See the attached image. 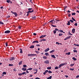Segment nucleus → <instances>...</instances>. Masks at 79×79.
I'll return each mask as SVG.
<instances>
[{
	"label": "nucleus",
	"instance_id": "1",
	"mask_svg": "<svg viewBox=\"0 0 79 79\" xmlns=\"http://www.w3.org/2000/svg\"><path fill=\"white\" fill-rule=\"evenodd\" d=\"M37 55L35 54H27V56L28 57H32L34 56H36Z\"/></svg>",
	"mask_w": 79,
	"mask_h": 79
},
{
	"label": "nucleus",
	"instance_id": "2",
	"mask_svg": "<svg viewBox=\"0 0 79 79\" xmlns=\"http://www.w3.org/2000/svg\"><path fill=\"white\" fill-rule=\"evenodd\" d=\"M15 57H12L10 58V59L9 60L10 61H13V60H15Z\"/></svg>",
	"mask_w": 79,
	"mask_h": 79
},
{
	"label": "nucleus",
	"instance_id": "3",
	"mask_svg": "<svg viewBox=\"0 0 79 79\" xmlns=\"http://www.w3.org/2000/svg\"><path fill=\"white\" fill-rule=\"evenodd\" d=\"M10 32V30H7L5 31V33L8 34Z\"/></svg>",
	"mask_w": 79,
	"mask_h": 79
},
{
	"label": "nucleus",
	"instance_id": "4",
	"mask_svg": "<svg viewBox=\"0 0 79 79\" xmlns=\"http://www.w3.org/2000/svg\"><path fill=\"white\" fill-rule=\"evenodd\" d=\"M33 11H34V10H33L31 11L29 10V11H28L27 12V13L30 14V13L33 12Z\"/></svg>",
	"mask_w": 79,
	"mask_h": 79
},
{
	"label": "nucleus",
	"instance_id": "5",
	"mask_svg": "<svg viewBox=\"0 0 79 79\" xmlns=\"http://www.w3.org/2000/svg\"><path fill=\"white\" fill-rule=\"evenodd\" d=\"M46 36V35H41V36H40V39L43 38L44 37H45Z\"/></svg>",
	"mask_w": 79,
	"mask_h": 79
},
{
	"label": "nucleus",
	"instance_id": "6",
	"mask_svg": "<svg viewBox=\"0 0 79 79\" xmlns=\"http://www.w3.org/2000/svg\"><path fill=\"white\" fill-rule=\"evenodd\" d=\"M48 72V70H45V72L43 73V74H44V75H45L46 74V73H47Z\"/></svg>",
	"mask_w": 79,
	"mask_h": 79
},
{
	"label": "nucleus",
	"instance_id": "7",
	"mask_svg": "<svg viewBox=\"0 0 79 79\" xmlns=\"http://www.w3.org/2000/svg\"><path fill=\"white\" fill-rule=\"evenodd\" d=\"M50 50V49L48 48L46 49H45L44 51V52H48V51Z\"/></svg>",
	"mask_w": 79,
	"mask_h": 79
},
{
	"label": "nucleus",
	"instance_id": "8",
	"mask_svg": "<svg viewBox=\"0 0 79 79\" xmlns=\"http://www.w3.org/2000/svg\"><path fill=\"white\" fill-rule=\"evenodd\" d=\"M39 43V41H38L35 40V41H33V42L32 43V44H35V43Z\"/></svg>",
	"mask_w": 79,
	"mask_h": 79
},
{
	"label": "nucleus",
	"instance_id": "9",
	"mask_svg": "<svg viewBox=\"0 0 79 79\" xmlns=\"http://www.w3.org/2000/svg\"><path fill=\"white\" fill-rule=\"evenodd\" d=\"M44 63L47 64H48L49 63V61H48V60H46L45 61H44Z\"/></svg>",
	"mask_w": 79,
	"mask_h": 79
},
{
	"label": "nucleus",
	"instance_id": "10",
	"mask_svg": "<svg viewBox=\"0 0 79 79\" xmlns=\"http://www.w3.org/2000/svg\"><path fill=\"white\" fill-rule=\"evenodd\" d=\"M75 28H73V29H72V33H74V32H75Z\"/></svg>",
	"mask_w": 79,
	"mask_h": 79
},
{
	"label": "nucleus",
	"instance_id": "11",
	"mask_svg": "<svg viewBox=\"0 0 79 79\" xmlns=\"http://www.w3.org/2000/svg\"><path fill=\"white\" fill-rule=\"evenodd\" d=\"M27 69L26 68H25L24 67L22 68V70L24 71H26Z\"/></svg>",
	"mask_w": 79,
	"mask_h": 79
},
{
	"label": "nucleus",
	"instance_id": "12",
	"mask_svg": "<svg viewBox=\"0 0 79 79\" xmlns=\"http://www.w3.org/2000/svg\"><path fill=\"white\" fill-rule=\"evenodd\" d=\"M51 57H52L53 58H54V59L56 58V57H55V56L54 55H51Z\"/></svg>",
	"mask_w": 79,
	"mask_h": 79
},
{
	"label": "nucleus",
	"instance_id": "13",
	"mask_svg": "<svg viewBox=\"0 0 79 79\" xmlns=\"http://www.w3.org/2000/svg\"><path fill=\"white\" fill-rule=\"evenodd\" d=\"M28 11L33 10V9L32 8H29L28 9Z\"/></svg>",
	"mask_w": 79,
	"mask_h": 79
},
{
	"label": "nucleus",
	"instance_id": "14",
	"mask_svg": "<svg viewBox=\"0 0 79 79\" xmlns=\"http://www.w3.org/2000/svg\"><path fill=\"white\" fill-rule=\"evenodd\" d=\"M22 61H21L20 62H19V63L18 64L19 65H20L22 64Z\"/></svg>",
	"mask_w": 79,
	"mask_h": 79
},
{
	"label": "nucleus",
	"instance_id": "15",
	"mask_svg": "<svg viewBox=\"0 0 79 79\" xmlns=\"http://www.w3.org/2000/svg\"><path fill=\"white\" fill-rule=\"evenodd\" d=\"M55 52V50H52L50 52V53H53V52Z\"/></svg>",
	"mask_w": 79,
	"mask_h": 79
},
{
	"label": "nucleus",
	"instance_id": "16",
	"mask_svg": "<svg viewBox=\"0 0 79 79\" xmlns=\"http://www.w3.org/2000/svg\"><path fill=\"white\" fill-rule=\"evenodd\" d=\"M31 19L33 20H35L36 19V16L31 17Z\"/></svg>",
	"mask_w": 79,
	"mask_h": 79
},
{
	"label": "nucleus",
	"instance_id": "17",
	"mask_svg": "<svg viewBox=\"0 0 79 79\" xmlns=\"http://www.w3.org/2000/svg\"><path fill=\"white\" fill-rule=\"evenodd\" d=\"M34 48V45H31V46L29 47V48Z\"/></svg>",
	"mask_w": 79,
	"mask_h": 79
},
{
	"label": "nucleus",
	"instance_id": "18",
	"mask_svg": "<svg viewBox=\"0 0 79 79\" xmlns=\"http://www.w3.org/2000/svg\"><path fill=\"white\" fill-rule=\"evenodd\" d=\"M19 50H20V53L21 54L23 53V51H22V49L20 48L19 49Z\"/></svg>",
	"mask_w": 79,
	"mask_h": 79
},
{
	"label": "nucleus",
	"instance_id": "19",
	"mask_svg": "<svg viewBox=\"0 0 79 79\" xmlns=\"http://www.w3.org/2000/svg\"><path fill=\"white\" fill-rule=\"evenodd\" d=\"M6 2L8 3H9L10 2H11V1L9 0H7L6 1Z\"/></svg>",
	"mask_w": 79,
	"mask_h": 79
},
{
	"label": "nucleus",
	"instance_id": "20",
	"mask_svg": "<svg viewBox=\"0 0 79 79\" xmlns=\"http://www.w3.org/2000/svg\"><path fill=\"white\" fill-rule=\"evenodd\" d=\"M62 64L63 65H66L67 64V63L65 62V63H62V64Z\"/></svg>",
	"mask_w": 79,
	"mask_h": 79
},
{
	"label": "nucleus",
	"instance_id": "21",
	"mask_svg": "<svg viewBox=\"0 0 79 79\" xmlns=\"http://www.w3.org/2000/svg\"><path fill=\"white\" fill-rule=\"evenodd\" d=\"M64 65H62V64H60L59 65V68H60L62 66H64Z\"/></svg>",
	"mask_w": 79,
	"mask_h": 79
},
{
	"label": "nucleus",
	"instance_id": "22",
	"mask_svg": "<svg viewBox=\"0 0 79 79\" xmlns=\"http://www.w3.org/2000/svg\"><path fill=\"white\" fill-rule=\"evenodd\" d=\"M72 59L73 60V61H76L77 60V59L75 58V57H72Z\"/></svg>",
	"mask_w": 79,
	"mask_h": 79
},
{
	"label": "nucleus",
	"instance_id": "23",
	"mask_svg": "<svg viewBox=\"0 0 79 79\" xmlns=\"http://www.w3.org/2000/svg\"><path fill=\"white\" fill-rule=\"evenodd\" d=\"M52 76H50V77H48V78L46 79H52Z\"/></svg>",
	"mask_w": 79,
	"mask_h": 79
},
{
	"label": "nucleus",
	"instance_id": "24",
	"mask_svg": "<svg viewBox=\"0 0 79 79\" xmlns=\"http://www.w3.org/2000/svg\"><path fill=\"white\" fill-rule=\"evenodd\" d=\"M67 25H70V23L69 21H68V23L67 24Z\"/></svg>",
	"mask_w": 79,
	"mask_h": 79
},
{
	"label": "nucleus",
	"instance_id": "25",
	"mask_svg": "<svg viewBox=\"0 0 79 79\" xmlns=\"http://www.w3.org/2000/svg\"><path fill=\"white\" fill-rule=\"evenodd\" d=\"M70 52H69L68 53H65V55H70Z\"/></svg>",
	"mask_w": 79,
	"mask_h": 79
},
{
	"label": "nucleus",
	"instance_id": "26",
	"mask_svg": "<svg viewBox=\"0 0 79 79\" xmlns=\"http://www.w3.org/2000/svg\"><path fill=\"white\" fill-rule=\"evenodd\" d=\"M60 33V34H59V36H62V35H63V34H62L61 33Z\"/></svg>",
	"mask_w": 79,
	"mask_h": 79
},
{
	"label": "nucleus",
	"instance_id": "27",
	"mask_svg": "<svg viewBox=\"0 0 79 79\" xmlns=\"http://www.w3.org/2000/svg\"><path fill=\"white\" fill-rule=\"evenodd\" d=\"M45 55H46V56H49V54H48V53L46 52L45 53Z\"/></svg>",
	"mask_w": 79,
	"mask_h": 79
},
{
	"label": "nucleus",
	"instance_id": "28",
	"mask_svg": "<svg viewBox=\"0 0 79 79\" xmlns=\"http://www.w3.org/2000/svg\"><path fill=\"white\" fill-rule=\"evenodd\" d=\"M48 74L52 73V71L50 70V71H48Z\"/></svg>",
	"mask_w": 79,
	"mask_h": 79
},
{
	"label": "nucleus",
	"instance_id": "29",
	"mask_svg": "<svg viewBox=\"0 0 79 79\" xmlns=\"http://www.w3.org/2000/svg\"><path fill=\"white\" fill-rule=\"evenodd\" d=\"M58 32H59L62 33V32H63V30H59V31H58Z\"/></svg>",
	"mask_w": 79,
	"mask_h": 79
},
{
	"label": "nucleus",
	"instance_id": "30",
	"mask_svg": "<svg viewBox=\"0 0 79 79\" xmlns=\"http://www.w3.org/2000/svg\"><path fill=\"white\" fill-rule=\"evenodd\" d=\"M47 69L50 70V69H51V67H47Z\"/></svg>",
	"mask_w": 79,
	"mask_h": 79
},
{
	"label": "nucleus",
	"instance_id": "31",
	"mask_svg": "<svg viewBox=\"0 0 79 79\" xmlns=\"http://www.w3.org/2000/svg\"><path fill=\"white\" fill-rule=\"evenodd\" d=\"M59 68H60L59 67H58L56 66V67H55V69H59Z\"/></svg>",
	"mask_w": 79,
	"mask_h": 79
},
{
	"label": "nucleus",
	"instance_id": "32",
	"mask_svg": "<svg viewBox=\"0 0 79 79\" xmlns=\"http://www.w3.org/2000/svg\"><path fill=\"white\" fill-rule=\"evenodd\" d=\"M55 20L56 21V23H57V22H59V21H60V20H57V19H55Z\"/></svg>",
	"mask_w": 79,
	"mask_h": 79
},
{
	"label": "nucleus",
	"instance_id": "33",
	"mask_svg": "<svg viewBox=\"0 0 79 79\" xmlns=\"http://www.w3.org/2000/svg\"><path fill=\"white\" fill-rule=\"evenodd\" d=\"M35 52L37 54L40 53V52L39 51H35Z\"/></svg>",
	"mask_w": 79,
	"mask_h": 79
},
{
	"label": "nucleus",
	"instance_id": "34",
	"mask_svg": "<svg viewBox=\"0 0 79 79\" xmlns=\"http://www.w3.org/2000/svg\"><path fill=\"white\" fill-rule=\"evenodd\" d=\"M13 14H14L15 15V17H17L18 15L17 13Z\"/></svg>",
	"mask_w": 79,
	"mask_h": 79
},
{
	"label": "nucleus",
	"instance_id": "35",
	"mask_svg": "<svg viewBox=\"0 0 79 79\" xmlns=\"http://www.w3.org/2000/svg\"><path fill=\"white\" fill-rule=\"evenodd\" d=\"M0 24L4 25V23L0 21Z\"/></svg>",
	"mask_w": 79,
	"mask_h": 79
},
{
	"label": "nucleus",
	"instance_id": "36",
	"mask_svg": "<svg viewBox=\"0 0 79 79\" xmlns=\"http://www.w3.org/2000/svg\"><path fill=\"white\" fill-rule=\"evenodd\" d=\"M72 20H73V21H76V20L75 19H74L73 17H72Z\"/></svg>",
	"mask_w": 79,
	"mask_h": 79
},
{
	"label": "nucleus",
	"instance_id": "37",
	"mask_svg": "<svg viewBox=\"0 0 79 79\" xmlns=\"http://www.w3.org/2000/svg\"><path fill=\"white\" fill-rule=\"evenodd\" d=\"M74 25L76 26H78V24H77V23H74Z\"/></svg>",
	"mask_w": 79,
	"mask_h": 79
},
{
	"label": "nucleus",
	"instance_id": "38",
	"mask_svg": "<svg viewBox=\"0 0 79 79\" xmlns=\"http://www.w3.org/2000/svg\"><path fill=\"white\" fill-rule=\"evenodd\" d=\"M8 65L9 66H13V64H9V65Z\"/></svg>",
	"mask_w": 79,
	"mask_h": 79
},
{
	"label": "nucleus",
	"instance_id": "39",
	"mask_svg": "<svg viewBox=\"0 0 79 79\" xmlns=\"http://www.w3.org/2000/svg\"><path fill=\"white\" fill-rule=\"evenodd\" d=\"M11 13H12L13 14H14L16 13L15 12H14L13 11H11Z\"/></svg>",
	"mask_w": 79,
	"mask_h": 79
},
{
	"label": "nucleus",
	"instance_id": "40",
	"mask_svg": "<svg viewBox=\"0 0 79 79\" xmlns=\"http://www.w3.org/2000/svg\"><path fill=\"white\" fill-rule=\"evenodd\" d=\"M51 25H52V26L53 27H56V26L54 25H52V24H51Z\"/></svg>",
	"mask_w": 79,
	"mask_h": 79
},
{
	"label": "nucleus",
	"instance_id": "41",
	"mask_svg": "<svg viewBox=\"0 0 79 79\" xmlns=\"http://www.w3.org/2000/svg\"><path fill=\"white\" fill-rule=\"evenodd\" d=\"M73 45H74L75 46L79 47V45L78 44H73Z\"/></svg>",
	"mask_w": 79,
	"mask_h": 79
},
{
	"label": "nucleus",
	"instance_id": "42",
	"mask_svg": "<svg viewBox=\"0 0 79 79\" xmlns=\"http://www.w3.org/2000/svg\"><path fill=\"white\" fill-rule=\"evenodd\" d=\"M43 59H46L47 58V57L45 56H44L43 57Z\"/></svg>",
	"mask_w": 79,
	"mask_h": 79
},
{
	"label": "nucleus",
	"instance_id": "43",
	"mask_svg": "<svg viewBox=\"0 0 79 79\" xmlns=\"http://www.w3.org/2000/svg\"><path fill=\"white\" fill-rule=\"evenodd\" d=\"M56 30L53 31L54 34H56Z\"/></svg>",
	"mask_w": 79,
	"mask_h": 79
},
{
	"label": "nucleus",
	"instance_id": "44",
	"mask_svg": "<svg viewBox=\"0 0 79 79\" xmlns=\"http://www.w3.org/2000/svg\"><path fill=\"white\" fill-rule=\"evenodd\" d=\"M33 69L32 68H29L28 69H27V70H32Z\"/></svg>",
	"mask_w": 79,
	"mask_h": 79
},
{
	"label": "nucleus",
	"instance_id": "45",
	"mask_svg": "<svg viewBox=\"0 0 79 79\" xmlns=\"http://www.w3.org/2000/svg\"><path fill=\"white\" fill-rule=\"evenodd\" d=\"M73 52H77V50H73Z\"/></svg>",
	"mask_w": 79,
	"mask_h": 79
},
{
	"label": "nucleus",
	"instance_id": "46",
	"mask_svg": "<svg viewBox=\"0 0 79 79\" xmlns=\"http://www.w3.org/2000/svg\"><path fill=\"white\" fill-rule=\"evenodd\" d=\"M74 64H70V67H73V66H74Z\"/></svg>",
	"mask_w": 79,
	"mask_h": 79
},
{
	"label": "nucleus",
	"instance_id": "47",
	"mask_svg": "<svg viewBox=\"0 0 79 79\" xmlns=\"http://www.w3.org/2000/svg\"><path fill=\"white\" fill-rule=\"evenodd\" d=\"M69 39H70L69 38H66L64 39V40H67Z\"/></svg>",
	"mask_w": 79,
	"mask_h": 79
},
{
	"label": "nucleus",
	"instance_id": "48",
	"mask_svg": "<svg viewBox=\"0 0 79 79\" xmlns=\"http://www.w3.org/2000/svg\"><path fill=\"white\" fill-rule=\"evenodd\" d=\"M22 75H24L23 74H21V73H19L18 74V75L19 76H21Z\"/></svg>",
	"mask_w": 79,
	"mask_h": 79
},
{
	"label": "nucleus",
	"instance_id": "49",
	"mask_svg": "<svg viewBox=\"0 0 79 79\" xmlns=\"http://www.w3.org/2000/svg\"><path fill=\"white\" fill-rule=\"evenodd\" d=\"M23 67L24 68H26V67H27V65H23Z\"/></svg>",
	"mask_w": 79,
	"mask_h": 79
},
{
	"label": "nucleus",
	"instance_id": "50",
	"mask_svg": "<svg viewBox=\"0 0 79 79\" xmlns=\"http://www.w3.org/2000/svg\"><path fill=\"white\" fill-rule=\"evenodd\" d=\"M76 15V13H72V15Z\"/></svg>",
	"mask_w": 79,
	"mask_h": 79
},
{
	"label": "nucleus",
	"instance_id": "51",
	"mask_svg": "<svg viewBox=\"0 0 79 79\" xmlns=\"http://www.w3.org/2000/svg\"><path fill=\"white\" fill-rule=\"evenodd\" d=\"M67 8V6L64 7V10H65V9H66Z\"/></svg>",
	"mask_w": 79,
	"mask_h": 79
},
{
	"label": "nucleus",
	"instance_id": "52",
	"mask_svg": "<svg viewBox=\"0 0 79 79\" xmlns=\"http://www.w3.org/2000/svg\"><path fill=\"white\" fill-rule=\"evenodd\" d=\"M20 74H23V75H24V74H26V72H23V73H20Z\"/></svg>",
	"mask_w": 79,
	"mask_h": 79
},
{
	"label": "nucleus",
	"instance_id": "53",
	"mask_svg": "<svg viewBox=\"0 0 79 79\" xmlns=\"http://www.w3.org/2000/svg\"><path fill=\"white\" fill-rule=\"evenodd\" d=\"M42 40V41H46V40H45V39H43L42 40Z\"/></svg>",
	"mask_w": 79,
	"mask_h": 79
},
{
	"label": "nucleus",
	"instance_id": "54",
	"mask_svg": "<svg viewBox=\"0 0 79 79\" xmlns=\"http://www.w3.org/2000/svg\"><path fill=\"white\" fill-rule=\"evenodd\" d=\"M70 70L71 71H74V69H73V68L70 69Z\"/></svg>",
	"mask_w": 79,
	"mask_h": 79
},
{
	"label": "nucleus",
	"instance_id": "55",
	"mask_svg": "<svg viewBox=\"0 0 79 79\" xmlns=\"http://www.w3.org/2000/svg\"><path fill=\"white\" fill-rule=\"evenodd\" d=\"M55 31H59V29H57V28H55Z\"/></svg>",
	"mask_w": 79,
	"mask_h": 79
},
{
	"label": "nucleus",
	"instance_id": "56",
	"mask_svg": "<svg viewBox=\"0 0 79 79\" xmlns=\"http://www.w3.org/2000/svg\"><path fill=\"white\" fill-rule=\"evenodd\" d=\"M2 74H6V73L4 72L3 73H2Z\"/></svg>",
	"mask_w": 79,
	"mask_h": 79
},
{
	"label": "nucleus",
	"instance_id": "57",
	"mask_svg": "<svg viewBox=\"0 0 79 79\" xmlns=\"http://www.w3.org/2000/svg\"><path fill=\"white\" fill-rule=\"evenodd\" d=\"M70 22H71V23H73V20L70 19Z\"/></svg>",
	"mask_w": 79,
	"mask_h": 79
},
{
	"label": "nucleus",
	"instance_id": "58",
	"mask_svg": "<svg viewBox=\"0 0 79 79\" xmlns=\"http://www.w3.org/2000/svg\"><path fill=\"white\" fill-rule=\"evenodd\" d=\"M36 46L39 47V46H40V45L39 44H37L36 45Z\"/></svg>",
	"mask_w": 79,
	"mask_h": 79
},
{
	"label": "nucleus",
	"instance_id": "59",
	"mask_svg": "<svg viewBox=\"0 0 79 79\" xmlns=\"http://www.w3.org/2000/svg\"><path fill=\"white\" fill-rule=\"evenodd\" d=\"M71 37V36H69L68 37H67V38H70Z\"/></svg>",
	"mask_w": 79,
	"mask_h": 79
},
{
	"label": "nucleus",
	"instance_id": "60",
	"mask_svg": "<svg viewBox=\"0 0 79 79\" xmlns=\"http://www.w3.org/2000/svg\"><path fill=\"white\" fill-rule=\"evenodd\" d=\"M6 46H8V43H6Z\"/></svg>",
	"mask_w": 79,
	"mask_h": 79
},
{
	"label": "nucleus",
	"instance_id": "61",
	"mask_svg": "<svg viewBox=\"0 0 79 79\" xmlns=\"http://www.w3.org/2000/svg\"><path fill=\"white\" fill-rule=\"evenodd\" d=\"M10 15L7 16V18H10Z\"/></svg>",
	"mask_w": 79,
	"mask_h": 79
},
{
	"label": "nucleus",
	"instance_id": "62",
	"mask_svg": "<svg viewBox=\"0 0 79 79\" xmlns=\"http://www.w3.org/2000/svg\"><path fill=\"white\" fill-rule=\"evenodd\" d=\"M13 71L15 72H16V68H15L14 69Z\"/></svg>",
	"mask_w": 79,
	"mask_h": 79
},
{
	"label": "nucleus",
	"instance_id": "63",
	"mask_svg": "<svg viewBox=\"0 0 79 79\" xmlns=\"http://www.w3.org/2000/svg\"><path fill=\"white\" fill-rule=\"evenodd\" d=\"M33 35H36V34L35 33H33Z\"/></svg>",
	"mask_w": 79,
	"mask_h": 79
},
{
	"label": "nucleus",
	"instance_id": "64",
	"mask_svg": "<svg viewBox=\"0 0 79 79\" xmlns=\"http://www.w3.org/2000/svg\"><path fill=\"white\" fill-rule=\"evenodd\" d=\"M35 79H40V78L39 77H37L35 78Z\"/></svg>",
	"mask_w": 79,
	"mask_h": 79
}]
</instances>
